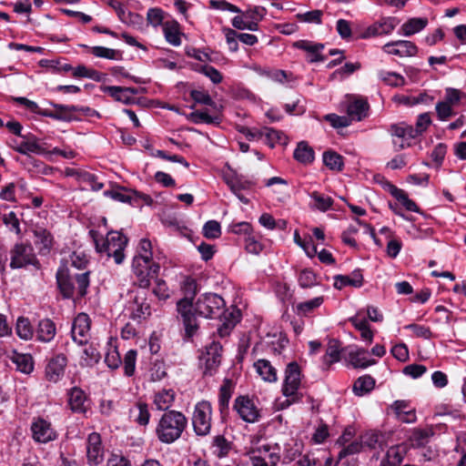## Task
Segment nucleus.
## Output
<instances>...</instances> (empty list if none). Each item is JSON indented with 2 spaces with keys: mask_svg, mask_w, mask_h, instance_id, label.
Returning <instances> with one entry per match:
<instances>
[{
  "mask_svg": "<svg viewBox=\"0 0 466 466\" xmlns=\"http://www.w3.org/2000/svg\"><path fill=\"white\" fill-rule=\"evenodd\" d=\"M452 106L444 101L438 102L435 106L438 118L441 121L448 120L454 114Z\"/></svg>",
  "mask_w": 466,
  "mask_h": 466,
  "instance_id": "nucleus-64",
  "label": "nucleus"
},
{
  "mask_svg": "<svg viewBox=\"0 0 466 466\" xmlns=\"http://www.w3.org/2000/svg\"><path fill=\"white\" fill-rule=\"evenodd\" d=\"M29 265L36 268H40L32 245L27 243L15 244L10 251V267L12 268H22Z\"/></svg>",
  "mask_w": 466,
  "mask_h": 466,
  "instance_id": "nucleus-10",
  "label": "nucleus"
},
{
  "mask_svg": "<svg viewBox=\"0 0 466 466\" xmlns=\"http://www.w3.org/2000/svg\"><path fill=\"white\" fill-rule=\"evenodd\" d=\"M261 139L265 138V142L270 147H274L277 143H279L281 139L282 133L271 128V127H262L261 128Z\"/></svg>",
  "mask_w": 466,
  "mask_h": 466,
  "instance_id": "nucleus-53",
  "label": "nucleus"
},
{
  "mask_svg": "<svg viewBox=\"0 0 466 466\" xmlns=\"http://www.w3.org/2000/svg\"><path fill=\"white\" fill-rule=\"evenodd\" d=\"M86 459L91 466H96L104 461V447L101 436L97 432H92L86 440Z\"/></svg>",
  "mask_w": 466,
  "mask_h": 466,
  "instance_id": "nucleus-19",
  "label": "nucleus"
},
{
  "mask_svg": "<svg viewBox=\"0 0 466 466\" xmlns=\"http://www.w3.org/2000/svg\"><path fill=\"white\" fill-rule=\"evenodd\" d=\"M181 290L184 298L177 303V310L182 319L187 338H192L198 329V322L193 312L192 299L197 293V283L191 278H187L182 285Z\"/></svg>",
  "mask_w": 466,
  "mask_h": 466,
  "instance_id": "nucleus-4",
  "label": "nucleus"
},
{
  "mask_svg": "<svg viewBox=\"0 0 466 466\" xmlns=\"http://www.w3.org/2000/svg\"><path fill=\"white\" fill-rule=\"evenodd\" d=\"M349 360L354 368L366 369L376 363L374 360H369L367 351L363 349L348 350Z\"/></svg>",
  "mask_w": 466,
  "mask_h": 466,
  "instance_id": "nucleus-33",
  "label": "nucleus"
},
{
  "mask_svg": "<svg viewBox=\"0 0 466 466\" xmlns=\"http://www.w3.org/2000/svg\"><path fill=\"white\" fill-rule=\"evenodd\" d=\"M130 414L134 417V421L141 426H147L149 422L150 412L145 402H137L135 408L130 410Z\"/></svg>",
  "mask_w": 466,
  "mask_h": 466,
  "instance_id": "nucleus-43",
  "label": "nucleus"
},
{
  "mask_svg": "<svg viewBox=\"0 0 466 466\" xmlns=\"http://www.w3.org/2000/svg\"><path fill=\"white\" fill-rule=\"evenodd\" d=\"M213 453L218 457H226L231 450V443L222 435L214 437L212 442Z\"/></svg>",
  "mask_w": 466,
  "mask_h": 466,
  "instance_id": "nucleus-49",
  "label": "nucleus"
},
{
  "mask_svg": "<svg viewBox=\"0 0 466 466\" xmlns=\"http://www.w3.org/2000/svg\"><path fill=\"white\" fill-rule=\"evenodd\" d=\"M267 14V10L262 6H254L249 7L247 10L243 11V15L248 22H257V25L258 26V22L261 21Z\"/></svg>",
  "mask_w": 466,
  "mask_h": 466,
  "instance_id": "nucleus-58",
  "label": "nucleus"
},
{
  "mask_svg": "<svg viewBox=\"0 0 466 466\" xmlns=\"http://www.w3.org/2000/svg\"><path fill=\"white\" fill-rule=\"evenodd\" d=\"M293 157L302 165H310L315 159L314 149L306 141H300L293 152Z\"/></svg>",
  "mask_w": 466,
  "mask_h": 466,
  "instance_id": "nucleus-32",
  "label": "nucleus"
},
{
  "mask_svg": "<svg viewBox=\"0 0 466 466\" xmlns=\"http://www.w3.org/2000/svg\"><path fill=\"white\" fill-rule=\"evenodd\" d=\"M298 281L303 289L311 288L318 283L316 274L309 268L302 269L299 272Z\"/></svg>",
  "mask_w": 466,
  "mask_h": 466,
  "instance_id": "nucleus-54",
  "label": "nucleus"
},
{
  "mask_svg": "<svg viewBox=\"0 0 466 466\" xmlns=\"http://www.w3.org/2000/svg\"><path fill=\"white\" fill-rule=\"evenodd\" d=\"M375 386V380L370 375H364L356 380L353 384V392L357 396L370 393Z\"/></svg>",
  "mask_w": 466,
  "mask_h": 466,
  "instance_id": "nucleus-41",
  "label": "nucleus"
},
{
  "mask_svg": "<svg viewBox=\"0 0 466 466\" xmlns=\"http://www.w3.org/2000/svg\"><path fill=\"white\" fill-rule=\"evenodd\" d=\"M341 346L338 339H331L329 340L324 362L328 365L338 362L340 360Z\"/></svg>",
  "mask_w": 466,
  "mask_h": 466,
  "instance_id": "nucleus-44",
  "label": "nucleus"
},
{
  "mask_svg": "<svg viewBox=\"0 0 466 466\" xmlns=\"http://www.w3.org/2000/svg\"><path fill=\"white\" fill-rule=\"evenodd\" d=\"M15 150L23 155H26L28 153L40 154L42 152V147L37 143L36 139H33L21 142L16 147H15Z\"/></svg>",
  "mask_w": 466,
  "mask_h": 466,
  "instance_id": "nucleus-56",
  "label": "nucleus"
},
{
  "mask_svg": "<svg viewBox=\"0 0 466 466\" xmlns=\"http://www.w3.org/2000/svg\"><path fill=\"white\" fill-rule=\"evenodd\" d=\"M67 366V358L63 353H58L49 359L45 368V379L50 383L59 382L65 375Z\"/></svg>",
  "mask_w": 466,
  "mask_h": 466,
  "instance_id": "nucleus-15",
  "label": "nucleus"
},
{
  "mask_svg": "<svg viewBox=\"0 0 466 466\" xmlns=\"http://www.w3.org/2000/svg\"><path fill=\"white\" fill-rule=\"evenodd\" d=\"M187 118L195 124H218V117L209 116L207 111H193Z\"/></svg>",
  "mask_w": 466,
  "mask_h": 466,
  "instance_id": "nucleus-51",
  "label": "nucleus"
},
{
  "mask_svg": "<svg viewBox=\"0 0 466 466\" xmlns=\"http://www.w3.org/2000/svg\"><path fill=\"white\" fill-rule=\"evenodd\" d=\"M187 418L181 411L168 410L159 419L155 432L157 440L171 444L178 440L187 427Z\"/></svg>",
  "mask_w": 466,
  "mask_h": 466,
  "instance_id": "nucleus-5",
  "label": "nucleus"
},
{
  "mask_svg": "<svg viewBox=\"0 0 466 466\" xmlns=\"http://www.w3.org/2000/svg\"><path fill=\"white\" fill-rule=\"evenodd\" d=\"M166 40L174 46L181 45L180 32L177 23H166L163 26Z\"/></svg>",
  "mask_w": 466,
  "mask_h": 466,
  "instance_id": "nucleus-46",
  "label": "nucleus"
},
{
  "mask_svg": "<svg viewBox=\"0 0 466 466\" xmlns=\"http://www.w3.org/2000/svg\"><path fill=\"white\" fill-rule=\"evenodd\" d=\"M378 76L381 81H383L385 84L390 86L397 87L401 86L405 84L404 77L401 75L395 72L380 70L378 72Z\"/></svg>",
  "mask_w": 466,
  "mask_h": 466,
  "instance_id": "nucleus-50",
  "label": "nucleus"
},
{
  "mask_svg": "<svg viewBox=\"0 0 466 466\" xmlns=\"http://www.w3.org/2000/svg\"><path fill=\"white\" fill-rule=\"evenodd\" d=\"M96 250L98 253H106L107 257H113L116 264H121L125 258L124 249L127 245V238L118 231H110L106 238L97 231L90 230Z\"/></svg>",
  "mask_w": 466,
  "mask_h": 466,
  "instance_id": "nucleus-6",
  "label": "nucleus"
},
{
  "mask_svg": "<svg viewBox=\"0 0 466 466\" xmlns=\"http://www.w3.org/2000/svg\"><path fill=\"white\" fill-rule=\"evenodd\" d=\"M68 406L73 412L86 413L87 410V396L79 387H73L68 390Z\"/></svg>",
  "mask_w": 466,
  "mask_h": 466,
  "instance_id": "nucleus-23",
  "label": "nucleus"
},
{
  "mask_svg": "<svg viewBox=\"0 0 466 466\" xmlns=\"http://www.w3.org/2000/svg\"><path fill=\"white\" fill-rule=\"evenodd\" d=\"M223 180L240 202L246 205L249 203V199L242 194V191L250 190L255 186L252 180L238 175L231 168H229L228 172L224 173Z\"/></svg>",
  "mask_w": 466,
  "mask_h": 466,
  "instance_id": "nucleus-12",
  "label": "nucleus"
},
{
  "mask_svg": "<svg viewBox=\"0 0 466 466\" xmlns=\"http://www.w3.org/2000/svg\"><path fill=\"white\" fill-rule=\"evenodd\" d=\"M294 46L308 53L307 60L309 63L323 62L327 59L326 56L320 54L324 48V45L322 44L312 43L308 40H299L294 44Z\"/></svg>",
  "mask_w": 466,
  "mask_h": 466,
  "instance_id": "nucleus-24",
  "label": "nucleus"
},
{
  "mask_svg": "<svg viewBox=\"0 0 466 466\" xmlns=\"http://www.w3.org/2000/svg\"><path fill=\"white\" fill-rule=\"evenodd\" d=\"M324 301L322 296L316 297L307 301L300 302L297 305V310L299 314L307 315L315 309L320 307Z\"/></svg>",
  "mask_w": 466,
  "mask_h": 466,
  "instance_id": "nucleus-52",
  "label": "nucleus"
},
{
  "mask_svg": "<svg viewBox=\"0 0 466 466\" xmlns=\"http://www.w3.org/2000/svg\"><path fill=\"white\" fill-rule=\"evenodd\" d=\"M382 50L388 55L400 57L414 56L418 53V47L414 43L408 40H397L385 44Z\"/></svg>",
  "mask_w": 466,
  "mask_h": 466,
  "instance_id": "nucleus-21",
  "label": "nucleus"
},
{
  "mask_svg": "<svg viewBox=\"0 0 466 466\" xmlns=\"http://www.w3.org/2000/svg\"><path fill=\"white\" fill-rule=\"evenodd\" d=\"M15 331L17 336L25 340H29L34 337V329L27 318L19 317L16 321Z\"/></svg>",
  "mask_w": 466,
  "mask_h": 466,
  "instance_id": "nucleus-48",
  "label": "nucleus"
},
{
  "mask_svg": "<svg viewBox=\"0 0 466 466\" xmlns=\"http://www.w3.org/2000/svg\"><path fill=\"white\" fill-rule=\"evenodd\" d=\"M428 25V19L425 17H413L406 21L400 27L401 33L405 36H410L422 31Z\"/></svg>",
  "mask_w": 466,
  "mask_h": 466,
  "instance_id": "nucleus-37",
  "label": "nucleus"
},
{
  "mask_svg": "<svg viewBox=\"0 0 466 466\" xmlns=\"http://www.w3.org/2000/svg\"><path fill=\"white\" fill-rule=\"evenodd\" d=\"M407 452L406 446L403 444H398L391 446L388 449L386 452L385 458H383L385 461H388V463L399 466L401 461L404 459V456Z\"/></svg>",
  "mask_w": 466,
  "mask_h": 466,
  "instance_id": "nucleus-42",
  "label": "nucleus"
},
{
  "mask_svg": "<svg viewBox=\"0 0 466 466\" xmlns=\"http://www.w3.org/2000/svg\"><path fill=\"white\" fill-rule=\"evenodd\" d=\"M391 409L394 410L399 420L405 423H412L416 421L417 417L415 410L410 407L408 401L396 400L391 405Z\"/></svg>",
  "mask_w": 466,
  "mask_h": 466,
  "instance_id": "nucleus-30",
  "label": "nucleus"
},
{
  "mask_svg": "<svg viewBox=\"0 0 466 466\" xmlns=\"http://www.w3.org/2000/svg\"><path fill=\"white\" fill-rule=\"evenodd\" d=\"M56 334V323L48 319H43L39 320L36 329L35 337L38 341L47 343L54 339Z\"/></svg>",
  "mask_w": 466,
  "mask_h": 466,
  "instance_id": "nucleus-26",
  "label": "nucleus"
},
{
  "mask_svg": "<svg viewBox=\"0 0 466 466\" xmlns=\"http://www.w3.org/2000/svg\"><path fill=\"white\" fill-rule=\"evenodd\" d=\"M103 194L105 197L121 203L132 204L134 201L141 199L145 204L150 205L153 201L151 197L148 195L136 190L127 189L120 186H115L111 189L105 190Z\"/></svg>",
  "mask_w": 466,
  "mask_h": 466,
  "instance_id": "nucleus-13",
  "label": "nucleus"
},
{
  "mask_svg": "<svg viewBox=\"0 0 466 466\" xmlns=\"http://www.w3.org/2000/svg\"><path fill=\"white\" fill-rule=\"evenodd\" d=\"M234 391V384L231 380L225 379L219 388L218 408L221 414L228 410L229 400Z\"/></svg>",
  "mask_w": 466,
  "mask_h": 466,
  "instance_id": "nucleus-34",
  "label": "nucleus"
},
{
  "mask_svg": "<svg viewBox=\"0 0 466 466\" xmlns=\"http://www.w3.org/2000/svg\"><path fill=\"white\" fill-rule=\"evenodd\" d=\"M300 381L299 366L294 361L289 363L285 370V380L282 386V393L287 398L282 403L283 407H289L301 400L302 394L299 391Z\"/></svg>",
  "mask_w": 466,
  "mask_h": 466,
  "instance_id": "nucleus-7",
  "label": "nucleus"
},
{
  "mask_svg": "<svg viewBox=\"0 0 466 466\" xmlns=\"http://www.w3.org/2000/svg\"><path fill=\"white\" fill-rule=\"evenodd\" d=\"M101 90L104 93L109 95L116 101L121 102L125 105H131L136 103V97H129L122 86H105L101 87Z\"/></svg>",
  "mask_w": 466,
  "mask_h": 466,
  "instance_id": "nucleus-38",
  "label": "nucleus"
},
{
  "mask_svg": "<svg viewBox=\"0 0 466 466\" xmlns=\"http://www.w3.org/2000/svg\"><path fill=\"white\" fill-rule=\"evenodd\" d=\"M89 271L77 272L68 267H59L56 278L58 289L66 299L80 300L87 294Z\"/></svg>",
  "mask_w": 466,
  "mask_h": 466,
  "instance_id": "nucleus-3",
  "label": "nucleus"
},
{
  "mask_svg": "<svg viewBox=\"0 0 466 466\" xmlns=\"http://www.w3.org/2000/svg\"><path fill=\"white\" fill-rule=\"evenodd\" d=\"M203 235L207 238H218L221 235V227L217 220H208L203 227Z\"/></svg>",
  "mask_w": 466,
  "mask_h": 466,
  "instance_id": "nucleus-61",
  "label": "nucleus"
},
{
  "mask_svg": "<svg viewBox=\"0 0 466 466\" xmlns=\"http://www.w3.org/2000/svg\"><path fill=\"white\" fill-rule=\"evenodd\" d=\"M324 118L335 128L349 127L352 121L349 116H338L336 114H328Z\"/></svg>",
  "mask_w": 466,
  "mask_h": 466,
  "instance_id": "nucleus-63",
  "label": "nucleus"
},
{
  "mask_svg": "<svg viewBox=\"0 0 466 466\" xmlns=\"http://www.w3.org/2000/svg\"><path fill=\"white\" fill-rule=\"evenodd\" d=\"M31 431L34 441L39 443H47L57 438V433L51 423L42 418H37L32 422Z\"/></svg>",
  "mask_w": 466,
  "mask_h": 466,
  "instance_id": "nucleus-18",
  "label": "nucleus"
},
{
  "mask_svg": "<svg viewBox=\"0 0 466 466\" xmlns=\"http://www.w3.org/2000/svg\"><path fill=\"white\" fill-rule=\"evenodd\" d=\"M51 105L55 108L54 116H56L54 117V119L66 122H70L76 119V117L74 116L75 112L81 111L85 113V115H87V113L91 110L89 107H79L74 105L68 106L56 103H51Z\"/></svg>",
  "mask_w": 466,
  "mask_h": 466,
  "instance_id": "nucleus-25",
  "label": "nucleus"
},
{
  "mask_svg": "<svg viewBox=\"0 0 466 466\" xmlns=\"http://www.w3.org/2000/svg\"><path fill=\"white\" fill-rule=\"evenodd\" d=\"M251 466H277L281 458L279 443H265L248 452Z\"/></svg>",
  "mask_w": 466,
  "mask_h": 466,
  "instance_id": "nucleus-8",
  "label": "nucleus"
},
{
  "mask_svg": "<svg viewBox=\"0 0 466 466\" xmlns=\"http://www.w3.org/2000/svg\"><path fill=\"white\" fill-rule=\"evenodd\" d=\"M137 355V350H129L124 357V372L127 377H131L135 373Z\"/></svg>",
  "mask_w": 466,
  "mask_h": 466,
  "instance_id": "nucleus-57",
  "label": "nucleus"
},
{
  "mask_svg": "<svg viewBox=\"0 0 466 466\" xmlns=\"http://www.w3.org/2000/svg\"><path fill=\"white\" fill-rule=\"evenodd\" d=\"M9 359L15 365L18 371L25 374H30L33 372L35 362L30 354L19 353L16 350H14Z\"/></svg>",
  "mask_w": 466,
  "mask_h": 466,
  "instance_id": "nucleus-31",
  "label": "nucleus"
},
{
  "mask_svg": "<svg viewBox=\"0 0 466 466\" xmlns=\"http://www.w3.org/2000/svg\"><path fill=\"white\" fill-rule=\"evenodd\" d=\"M398 21L395 17H386L368 26L361 34L360 38L390 35L396 27Z\"/></svg>",
  "mask_w": 466,
  "mask_h": 466,
  "instance_id": "nucleus-20",
  "label": "nucleus"
},
{
  "mask_svg": "<svg viewBox=\"0 0 466 466\" xmlns=\"http://www.w3.org/2000/svg\"><path fill=\"white\" fill-rule=\"evenodd\" d=\"M133 272L137 277L139 289L136 291L133 297V309L131 318L133 319H145L151 315L150 304L147 301L148 287L151 279H157L160 267L153 261V258L146 259L142 257L135 256L132 262Z\"/></svg>",
  "mask_w": 466,
  "mask_h": 466,
  "instance_id": "nucleus-1",
  "label": "nucleus"
},
{
  "mask_svg": "<svg viewBox=\"0 0 466 466\" xmlns=\"http://www.w3.org/2000/svg\"><path fill=\"white\" fill-rule=\"evenodd\" d=\"M431 119L430 113H422L418 116L417 121H416V127H413V131H415L416 137L421 136L427 128L431 126Z\"/></svg>",
  "mask_w": 466,
  "mask_h": 466,
  "instance_id": "nucleus-62",
  "label": "nucleus"
},
{
  "mask_svg": "<svg viewBox=\"0 0 466 466\" xmlns=\"http://www.w3.org/2000/svg\"><path fill=\"white\" fill-rule=\"evenodd\" d=\"M83 46L89 48L91 54L96 57L106 58V59H110V60H119L122 58L121 52L116 49H112V48L100 46H91V47H89L87 46Z\"/></svg>",
  "mask_w": 466,
  "mask_h": 466,
  "instance_id": "nucleus-45",
  "label": "nucleus"
},
{
  "mask_svg": "<svg viewBox=\"0 0 466 466\" xmlns=\"http://www.w3.org/2000/svg\"><path fill=\"white\" fill-rule=\"evenodd\" d=\"M430 434L427 431L423 430H415L410 438V445L413 448H420L425 446L428 443Z\"/></svg>",
  "mask_w": 466,
  "mask_h": 466,
  "instance_id": "nucleus-59",
  "label": "nucleus"
},
{
  "mask_svg": "<svg viewBox=\"0 0 466 466\" xmlns=\"http://www.w3.org/2000/svg\"><path fill=\"white\" fill-rule=\"evenodd\" d=\"M175 400V392L171 389H163L157 392L154 396V405L158 410L165 412L173 405Z\"/></svg>",
  "mask_w": 466,
  "mask_h": 466,
  "instance_id": "nucleus-35",
  "label": "nucleus"
},
{
  "mask_svg": "<svg viewBox=\"0 0 466 466\" xmlns=\"http://www.w3.org/2000/svg\"><path fill=\"white\" fill-rule=\"evenodd\" d=\"M120 21L128 26H131L137 30H143L144 27V17L137 13H132L126 9L125 12H121Z\"/></svg>",
  "mask_w": 466,
  "mask_h": 466,
  "instance_id": "nucleus-47",
  "label": "nucleus"
},
{
  "mask_svg": "<svg viewBox=\"0 0 466 466\" xmlns=\"http://www.w3.org/2000/svg\"><path fill=\"white\" fill-rule=\"evenodd\" d=\"M363 284V276L360 269H355L350 275H336L334 277V288L342 289L346 286L360 288Z\"/></svg>",
  "mask_w": 466,
  "mask_h": 466,
  "instance_id": "nucleus-27",
  "label": "nucleus"
},
{
  "mask_svg": "<svg viewBox=\"0 0 466 466\" xmlns=\"http://www.w3.org/2000/svg\"><path fill=\"white\" fill-rule=\"evenodd\" d=\"M225 306L222 297L215 293H207L198 299L193 305V312L207 319H220L222 324L218 328V333L219 337L224 338L230 333L240 319L238 309H225Z\"/></svg>",
  "mask_w": 466,
  "mask_h": 466,
  "instance_id": "nucleus-2",
  "label": "nucleus"
},
{
  "mask_svg": "<svg viewBox=\"0 0 466 466\" xmlns=\"http://www.w3.org/2000/svg\"><path fill=\"white\" fill-rule=\"evenodd\" d=\"M3 223L9 228L10 231L16 235L21 234L20 221L16 214L13 211L5 214L2 218Z\"/></svg>",
  "mask_w": 466,
  "mask_h": 466,
  "instance_id": "nucleus-60",
  "label": "nucleus"
},
{
  "mask_svg": "<svg viewBox=\"0 0 466 466\" xmlns=\"http://www.w3.org/2000/svg\"><path fill=\"white\" fill-rule=\"evenodd\" d=\"M35 245L42 255H47L54 242L52 234L46 228H37L34 230Z\"/></svg>",
  "mask_w": 466,
  "mask_h": 466,
  "instance_id": "nucleus-28",
  "label": "nucleus"
},
{
  "mask_svg": "<svg viewBox=\"0 0 466 466\" xmlns=\"http://www.w3.org/2000/svg\"><path fill=\"white\" fill-rule=\"evenodd\" d=\"M233 409L244 421L254 423L260 418L259 410L248 396L241 395L237 397Z\"/></svg>",
  "mask_w": 466,
  "mask_h": 466,
  "instance_id": "nucleus-16",
  "label": "nucleus"
},
{
  "mask_svg": "<svg viewBox=\"0 0 466 466\" xmlns=\"http://www.w3.org/2000/svg\"><path fill=\"white\" fill-rule=\"evenodd\" d=\"M253 366L256 372L264 381L274 383L278 380L277 369L268 360L259 359L254 362Z\"/></svg>",
  "mask_w": 466,
  "mask_h": 466,
  "instance_id": "nucleus-29",
  "label": "nucleus"
},
{
  "mask_svg": "<svg viewBox=\"0 0 466 466\" xmlns=\"http://www.w3.org/2000/svg\"><path fill=\"white\" fill-rule=\"evenodd\" d=\"M324 165L334 171H341L344 167L343 157L333 150H327L322 155Z\"/></svg>",
  "mask_w": 466,
  "mask_h": 466,
  "instance_id": "nucleus-39",
  "label": "nucleus"
},
{
  "mask_svg": "<svg viewBox=\"0 0 466 466\" xmlns=\"http://www.w3.org/2000/svg\"><path fill=\"white\" fill-rule=\"evenodd\" d=\"M91 319L86 313L81 312L74 319L71 337L79 345L86 344L90 338Z\"/></svg>",
  "mask_w": 466,
  "mask_h": 466,
  "instance_id": "nucleus-17",
  "label": "nucleus"
},
{
  "mask_svg": "<svg viewBox=\"0 0 466 466\" xmlns=\"http://www.w3.org/2000/svg\"><path fill=\"white\" fill-rule=\"evenodd\" d=\"M309 197L312 200L310 203V208L313 209L325 212L329 210L333 205V199L330 197L321 194L318 191L311 192Z\"/></svg>",
  "mask_w": 466,
  "mask_h": 466,
  "instance_id": "nucleus-40",
  "label": "nucleus"
},
{
  "mask_svg": "<svg viewBox=\"0 0 466 466\" xmlns=\"http://www.w3.org/2000/svg\"><path fill=\"white\" fill-rule=\"evenodd\" d=\"M192 425L198 436H207L211 431L212 406L208 400H202L195 405L192 415Z\"/></svg>",
  "mask_w": 466,
  "mask_h": 466,
  "instance_id": "nucleus-9",
  "label": "nucleus"
},
{
  "mask_svg": "<svg viewBox=\"0 0 466 466\" xmlns=\"http://www.w3.org/2000/svg\"><path fill=\"white\" fill-rule=\"evenodd\" d=\"M370 109L367 99L358 96H350L347 106V114L352 121H361L368 116Z\"/></svg>",
  "mask_w": 466,
  "mask_h": 466,
  "instance_id": "nucleus-22",
  "label": "nucleus"
},
{
  "mask_svg": "<svg viewBox=\"0 0 466 466\" xmlns=\"http://www.w3.org/2000/svg\"><path fill=\"white\" fill-rule=\"evenodd\" d=\"M222 346L219 342L212 341L199 356V367L204 376H213L221 362Z\"/></svg>",
  "mask_w": 466,
  "mask_h": 466,
  "instance_id": "nucleus-11",
  "label": "nucleus"
},
{
  "mask_svg": "<svg viewBox=\"0 0 466 466\" xmlns=\"http://www.w3.org/2000/svg\"><path fill=\"white\" fill-rule=\"evenodd\" d=\"M390 133L393 137L395 151H400L410 147V141L417 138L413 127L404 122L393 124L390 127Z\"/></svg>",
  "mask_w": 466,
  "mask_h": 466,
  "instance_id": "nucleus-14",
  "label": "nucleus"
},
{
  "mask_svg": "<svg viewBox=\"0 0 466 466\" xmlns=\"http://www.w3.org/2000/svg\"><path fill=\"white\" fill-rule=\"evenodd\" d=\"M240 15H236L232 19V25L238 30L248 29L249 31H258V26L257 25V22H248L243 15V11L239 13Z\"/></svg>",
  "mask_w": 466,
  "mask_h": 466,
  "instance_id": "nucleus-55",
  "label": "nucleus"
},
{
  "mask_svg": "<svg viewBox=\"0 0 466 466\" xmlns=\"http://www.w3.org/2000/svg\"><path fill=\"white\" fill-rule=\"evenodd\" d=\"M88 263V259L84 251H74L67 259L65 260V263L60 267H68L73 268L77 272H85V268Z\"/></svg>",
  "mask_w": 466,
  "mask_h": 466,
  "instance_id": "nucleus-36",
  "label": "nucleus"
}]
</instances>
